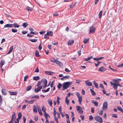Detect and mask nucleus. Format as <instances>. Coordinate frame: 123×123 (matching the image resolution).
I'll use <instances>...</instances> for the list:
<instances>
[{"mask_svg":"<svg viewBox=\"0 0 123 123\" xmlns=\"http://www.w3.org/2000/svg\"><path fill=\"white\" fill-rule=\"evenodd\" d=\"M47 83V80L45 79H43L41 81H38L37 84V86H41L42 87L43 86V87L44 88L46 87Z\"/></svg>","mask_w":123,"mask_h":123,"instance_id":"f257e3e1","label":"nucleus"},{"mask_svg":"<svg viewBox=\"0 0 123 123\" xmlns=\"http://www.w3.org/2000/svg\"><path fill=\"white\" fill-rule=\"evenodd\" d=\"M72 83L71 82H67L64 83L63 84V88L62 90H64L67 89Z\"/></svg>","mask_w":123,"mask_h":123,"instance_id":"f03ea898","label":"nucleus"},{"mask_svg":"<svg viewBox=\"0 0 123 123\" xmlns=\"http://www.w3.org/2000/svg\"><path fill=\"white\" fill-rule=\"evenodd\" d=\"M96 121L100 123H102L103 122V120L102 118L98 116H96L94 117Z\"/></svg>","mask_w":123,"mask_h":123,"instance_id":"7ed1b4c3","label":"nucleus"},{"mask_svg":"<svg viewBox=\"0 0 123 123\" xmlns=\"http://www.w3.org/2000/svg\"><path fill=\"white\" fill-rule=\"evenodd\" d=\"M77 109V111L80 114H82L83 113V111L82 110V109L79 106H76Z\"/></svg>","mask_w":123,"mask_h":123,"instance_id":"20e7f679","label":"nucleus"},{"mask_svg":"<svg viewBox=\"0 0 123 123\" xmlns=\"http://www.w3.org/2000/svg\"><path fill=\"white\" fill-rule=\"evenodd\" d=\"M108 108V104L106 102H105L103 103L102 109L104 110H106Z\"/></svg>","mask_w":123,"mask_h":123,"instance_id":"39448f33","label":"nucleus"},{"mask_svg":"<svg viewBox=\"0 0 123 123\" xmlns=\"http://www.w3.org/2000/svg\"><path fill=\"white\" fill-rule=\"evenodd\" d=\"M95 29L94 28L93 25L90 26L89 29L90 33H93L95 32Z\"/></svg>","mask_w":123,"mask_h":123,"instance_id":"423d86ee","label":"nucleus"},{"mask_svg":"<svg viewBox=\"0 0 123 123\" xmlns=\"http://www.w3.org/2000/svg\"><path fill=\"white\" fill-rule=\"evenodd\" d=\"M38 87L36 88L34 90V91L36 93L39 92L40 90L42 88L41 86H39Z\"/></svg>","mask_w":123,"mask_h":123,"instance_id":"0eeeda50","label":"nucleus"},{"mask_svg":"<svg viewBox=\"0 0 123 123\" xmlns=\"http://www.w3.org/2000/svg\"><path fill=\"white\" fill-rule=\"evenodd\" d=\"M5 63V62L4 60L2 59L0 62V68H2L3 66Z\"/></svg>","mask_w":123,"mask_h":123,"instance_id":"6e6552de","label":"nucleus"},{"mask_svg":"<svg viewBox=\"0 0 123 123\" xmlns=\"http://www.w3.org/2000/svg\"><path fill=\"white\" fill-rule=\"evenodd\" d=\"M15 113H14L12 114V118L10 121L13 123L15 119H16Z\"/></svg>","mask_w":123,"mask_h":123,"instance_id":"1a4fd4ad","label":"nucleus"},{"mask_svg":"<svg viewBox=\"0 0 123 123\" xmlns=\"http://www.w3.org/2000/svg\"><path fill=\"white\" fill-rule=\"evenodd\" d=\"M106 70V69L104 68L103 66H102L99 68L98 70V71L101 72H103L105 71Z\"/></svg>","mask_w":123,"mask_h":123,"instance_id":"9d476101","label":"nucleus"},{"mask_svg":"<svg viewBox=\"0 0 123 123\" xmlns=\"http://www.w3.org/2000/svg\"><path fill=\"white\" fill-rule=\"evenodd\" d=\"M57 64L59 65L60 67H62L63 66L62 64L60 61L57 60H56L55 62Z\"/></svg>","mask_w":123,"mask_h":123,"instance_id":"9b49d317","label":"nucleus"},{"mask_svg":"<svg viewBox=\"0 0 123 123\" xmlns=\"http://www.w3.org/2000/svg\"><path fill=\"white\" fill-rule=\"evenodd\" d=\"M85 83L87 86H91L92 85V83L90 82H89L88 80L85 81Z\"/></svg>","mask_w":123,"mask_h":123,"instance_id":"f8f14e48","label":"nucleus"},{"mask_svg":"<svg viewBox=\"0 0 123 123\" xmlns=\"http://www.w3.org/2000/svg\"><path fill=\"white\" fill-rule=\"evenodd\" d=\"M112 80L114 81V82L116 83L117 84L121 80V79H115Z\"/></svg>","mask_w":123,"mask_h":123,"instance_id":"ddd939ff","label":"nucleus"},{"mask_svg":"<svg viewBox=\"0 0 123 123\" xmlns=\"http://www.w3.org/2000/svg\"><path fill=\"white\" fill-rule=\"evenodd\" d=\"M12 24H7L5 25L4 26V28L12 27Z\"/></svg>","mask_w":123,"mask_h":123,"instance_id":"4468645a","label":"nucleus"},{"mask_svg":"<svg viewBox=\"0 0 123 123\" xmlns=\"http://www.w3.org/2000/svg\"><path fill=\"white\" fill-rule=\"evenodd\" d=\"M74 42V41L73 40H69L68 43V45H71L72 44H73Z\"/></svg>","mask_w":123,"mask_h":123,"instance_id":"2eb2a0df","label":"nucleus"},{"mask_svg":"<svg viewBox=\"0 0 123 123\" xmlns=\"http://www.w3.org/2000/svg\"><path fill=\"white\" fill-rule=\"evenodd\" d=\"M47 102L48 103L49 105L51 106H52V101L51 99H48L47 100Z\"/></svg>","mask_w":123,"mask_h":123,"instance_id":"dca6fc26","label":"nucleus"},{"mask_svg":"<svg viewBox=\"0 0 123 123\" xmlns=\"http://www.w3.org/2000/svg\"><path fill=\"white\" fill-rule=\"evenodd\" d=\"M44 115L45 117L46 120H48V117H50L49 115L46 112L44 113Z\"/></svg>","mask_w":123,"mask_h":123,"instance_id":"f3484780","label":"nucleus"},{"mask_svg":"<svg viewBox=\"0 0 123 123\" xmlns=\"http://www.w3.org/2000/svg\"><path fill=\"white\" fill-rule=\"evenodd\" d=\"M82 97L81 95L80 96V97H78V98L79 99V101L80 104V105L81 103L82 100Z\"/></svg>","mask_w":123,"mask_h":123,"instance_id":"a211bd4d","label":"nucleus"},{"mask_svg":"<svg viewBox=\"0 0 123 123\" xmlns=\"http://www.w3.org/2000/svg\"><path fill=\"white\" fill-rule=\"evenodd\" d=\"M117 85V84L114 83V85H113V87L114 90H116L117 89L118 87Z\"/></svg>","mask_w":123,"mask_h":123,"instance_id":"6ab92c4d","label":"nucleus"},{"mask_svg":"<svg viewBox=\"0 0 123 123\" xmlns=\"http://www.w3.org/2000/svg\"><path fill=\"white\" fill-rule=\"evenodd\" d=\"M69 100L68 99V97H66L65 98V103L68 105L69 104Z\"/></svg>","mask_w":123,"mask_h":123,"instance_id":"aec40b11","label":"nucleus"},{"mask_svg":"<svg viewBox=\"0 0 123 123\" xmlns=\"http://www.w3.org/2000/svg\"><path fill=\"white\" fill-rule=\"evenodd\" d=\"M9 92L11 95H15L17 94L16 92H11L9 91Z\"/></svg>","mask_w":123,"mask_h":123,"instance_id":"412c9836","label":"nucleus"},{"mask_svg":"<svg viewBox=\"0 0 123 123\" xmlns=\"http://www.w3.org/2000/svg\"><path fill=\"white\" fill-rule=\"evenodd\" d=\"M93 83L94 84L95 87L97 88H98V84L97 82H95V80H94L93 81Z\"/></svg>","mask_w":123,"mask_h":123,"instance_id":"4be33fe9","label":"nucleus"},{"mask_svg":"<svg viewBox=\"0 0 123 123\" xmlns=\"http://www.w3.org/2000/svg\"><path fill=\"white\" fill-rule=\"evenodd\" d=\"M47 34L48 35L51 36L53 34V32L50 31H48Z\"/></svg>","mask_w":123,"mask_h":123,"instance_id":"5701e85b","label":"nucleus"},{"mask_svg":"<svg viewBox=\"0 0 123 123\" xmlns=\"http://www.w3.org/2000/svg\"><path fill=\"white\" fill-rule=\"evenodd\" d=\"M45 73L49 75H52L53 74V73L52 72L48 71H46Z\"/></svg>","mask_w":123,"mask_h":123,"instance_id":"b1692460","label":"nucleus"},{"mask_svg":"<svg viewBox=\"0 0 123 123\" xmlns=\"http://www.w3.org/2000/svg\"><path fill=\"white\" fill-rule=\"evenodd\" d=\"M33 79L35 80H37L40 79V77L39 76H36L34 77Z\"/></svg>","mask_w":123,"mask_h":123,"instance_id":"393cba45","label":"nucleus"},{"mask_svg":"<svg viewBox=\"0 0 123 123\" xmlns=\"http://www.w3.org/2000/svg\"><path fill=\"white\" fill-rule=\"evenodd\" d=\"M2 92L3 95H5L6 94V90L4 89H2L1 90Z\"/></svg>","mask_w":123,"mask_h":123,"instance_id":"a878e982","label":"nucleus"},{"mask_svg":"<svg viewBox=\"0 0 123 123\" xmlns=\"http://www.w3.org/2000/svg\"><path fill=\"white\" fill-rule=\"evenodd\" d=\"M39 98V97L38 95H34L31 97V99H33L34 98H37V99H38Z\"/></svg>","mask_w":123,"mask_h":123,"instance_id":"bb28decb","label":"nucleus"},{"mask_svg":"<svg viewBox=\"0 0 123 123\" xmlns=\"http://www.w3.org/2000/svg\"><path fill=\"white\" fill-rule=\"evenodd\" d=\"M18 117L17 118H18L19 119H20L22 117V114L21 112H19L18 114Z\"/></svg>","mask_w":123,"mask_h":123,"instance_id":"cd10ccee","label":"nucleus"},{"mask_svg":"<svg viewBox=\"0 0 123 123\" xmlns=\"http://www.w3.org/2000/svg\"><path fill=\"white\" fill-rule=\"evenodd\" d=\"M28 24L26 23H24L22 25V26L24 28H26L28 25Z\"/></svg>","mask_w":123,"mask_h":123,"instance_id":"c85d7f7f","label":"nucleus"},{"mask_svg":"<svg viewBox=\"0 0 123 123\" xmlns=\"http://www.w3.org/2000/svg\"><path fill=\"white\" fill-rule=\"evenodd\" d=\"M117 108L118 110L121 111L122 112H123V110L121 107L119 106H117Z\"/></svg>","mask_w":123,"mask_h":123,"instance_id":"c756f323","label":"nucleus"},{"mask_svg":"<svg viewBox=\"0 0 123 123\" xmlns=\"http://www.w3.org/2000/svg\"><path fill=\"white\" fill-rule=\"evenodd\" d=\"M26 9L27 10H28V11H32V8L31 7H29L28 6H27L26 7Z\"/></svg>","mask_w":123,"mask_h":123,"instance_id":"7c9ffc66","label":"nucleus"},{"mask_svg":"<svg viewBox=\"0 0 123 123\" xmlns=\"http://www.w3.org/2000/svg\"><path fill=\"white\" fill-rule=\"evenodd\" d=\"M35 55L37 56L38 57L39 56V53L38 51L36 50L35 51Z\"/></svg>","mask_w":123,"mask_h":123,"instance_id":"2f4dec72","label":"nucleus"},{"mask_svg":"<svg viewBox=\"0 0 123 123\" xmlns=\"http://www.w3.org/2000/svg\"><path fill=\"white\" fill-rule=\"evenodd\" d=\"M36 101L35 99H33L29 101V103L30 104H33L35 101Z\"/></svg>","mask_w":123,"mask_h":123,"instance_id":"473e14b6","label":"nucleus"},{"mask_svg":"<svg viewBox=\"0 0 123 123\" xmlns=\"http://www.w3.org/2000/svg\"><path fill=\"white\" fill-rule=\"evenodd\" d=\"M89 40V39L88 38H85L83 41V42L84 43H87V42Z\"/></svg>","mask_w":123,"mask_h":123,"instance_id":"72a5a7b5","label":"nucleus"},{"mask_svg":"<svg viewBox=\"0 0 123 123\" xmlns=\"http://www.w3.org/2000/svg\"><path fill=\"white\" fill-rule=\"evenodd\" d=\"M29 40L32 42H35L37 41V39H30Z\"/></svg>","mask_w":123,"mask_h":123,"instance_id":"f704fd0d","label":"nucleus"},{"mask_svg":"<svg viewBox=\"0 0 123 123\" xmlns=\"http://www.w3.org/2000/svg\"><path fill=\"white\" fill-rule=\"evenodd\" d=\"M42 110L44 112V113H45V112H45L46 111V109L44 106H43L42 107Z\"/></svg>","mask_w":123,"mask_h":123,"instance_id":"c9c22d12","label":"nucleus"},{"mask_svg":"<svg viewBox=\"0 0 123 123\" xmlns=\"http://www.w3.org/2000/svg\"><path fill=\"white\" fill-rule=\"evenodd\" d=\"M31 88V86H27L26 88V90L27 91H29L30 90Z\"/></svg>","mask_w":123,"mask_h":123,"instance_id":"e433bc0d","label":"nucleus"},{"mask_svg":"<svg viewBox=\"0 0 123 123\" xmlns=\"http://www.w3.org/2000/svg\"><path fill=\"white\" fill-rule=\"evenodd\" d=\"M102 11H101L99 12L98 15V17L99 18H101V17L102 16Z\"/></svg>","mask_w":123,"mask_h":123,"instance_id":"4c0bfd02","label":"nucleus"},{"mask_svg":"<svg viewBox=\"0 0 123 123\" xmlns=\"http://www.w3.org/2000/svg\"><path fill=\"white\" fill-rule=\"evenodd\" d=\"M12 24V25H13L16 28H18L19 27V25L16 23H14Z\"/></svg>","mask_w":123,"mask_h":123,"instance_id":"58836bf2","label":"nucleus"},{"mask_svg":"<svg viewBox=\"0 0 123 123\" xmlns=\"http://www.w3.org/2000/svg\"><path fill=\"white\" fill-rule=\"evenodd\" d=\"M60 99V98L58 97H57V104L58 105L60 103V101L59 100Z\"/></svg>","mask_w":123,"mask_h":123,"instance_id":"ea45409f","label":"nucleus"},{"mask_svg":"<svg viewBox=\"0 0 123 123\" xmlns=\"http://www.w3.org/2000/svg\"><path fill=\"white\" fill-rule=\"evenodd\" d=\"M33 111L34 112L37 113V110L35 106H34L33 108Z\"/></svg>","mask_w":123,"mask_h":123,"instance_id":"a19ab883","label":"nucleus"},{"mask_svg":"<svg viewBox=\"0 0 123 123\" xmlns=\"http://www.w3.org/2000/svg\"><path fill=\"white\" fill-rule=\"evenodd\" d=\"M62 86V84L61 83H59L57 86V88L59 89L61 88Z\"/></svg>","mask_w":123,"mask_h":123,"instance_id":"79ce46f5","label":"nucleus"},{"mask_svg":"<svg viewBox=\"0 0 123 123\" xmlns=\"http://www.w3.org/2000/svg\"><path fill=\"white\" fill-rule=\"evenodd\" d=\"M49 89H50V88H47V90H43L42 91L44 93H45V92H48L49 91Z\"/></svg>","mask_w":123,"mask_h":123,"instance_id":"37998d69","label":"nucleus"},{"mask_svg":"<svg viewBox=\"0 0 123 123\" xmlns=\"http://www.w3.org/2000/svg\"><path fill=\"white\" fill-rule=\"evenodd\" d=\"M103 111L102 110H100L98 111V112L99 115H103Z\"/></svg>","mask_w":123,"mask_h":123,"instance_id":"c03bdc74","label":"nucleus"},{"mask_svg":"<svg viewBox=\"0 0 123 123\" xmlns=\"http://www.w3.org/2000/svg\"><path fill=\"white\" fill-rule=\"evenodd\" d=\"M54 113H53V114L54 115V117H55V115H56V114L57 113L56 112L55 110L54 109Z\"/></svg>","mask_w":123,"mask_h":123,"instance_id":"a18cd8bd","label":"nucleus"},{"mask_svg":"<svg viewBox=\"0 0 123 123\" xmlns=\"http://www.w3.org/2000/svg\"><path fill=\"white\" fill-rule=\"evenodd\" d=\"M80 117L81 119V120L83 121L84 119V116L83 115H80Z\"/></svg>","mask_w":123,"mask_h":123,"instance_id":"49530a36","label":"nucleus"},{"mask_svg":"<svg viewBox=\"0 0 123 123\" xmlns=\"http://www.w3.org/2000/svg\"><path fill=\"white\" fill-rule=\"evenodd\" d=\"M93 119V118L92 116L91 115L89 117V120L90 121L92 120Z\"/></svg>","mask_w":123,"mask_h":123,"instance_id":"de8ad7c7","label":"nucleus"},{"mask_svg":"<svg viewBox=\"0 0 123 123\" xmlns=\"http://www.w3.org/2000/svg\"><path fill=\"white\" fill-rule=\"evenodd\" d=\"M48 35L47 34H45L44 35V38L45 39H49V37L48 36Z\"/></svg>","mask_w":123,"mask_h":123,"instance_id":"09e8293b","label":"nucleus"},{"mask_svg":"<svg viewBox=\"0 0 123 123\" xmlns=\"http://www.w3.org/2000/svg\"><path fill=\"white\" fill-rule=\"evenodd\" d=\"M12 31L13 33L16 32H17V30L16 29H12Z\"/></svg>","mask_w":123,"mask_h":123,"instance_id":"8fccbe9b","label":"nucleus"},{"mask_svg":"<svg viewBox=\"0 0 123 123\" xmlns=\"http://www.w3.org/2000/svg\"><path fill=\"white\" fill-rule=\"evenodd\" d=\"M112 117H114L115 118H117V116L115 114H112Z\"/></svg>","mask_w":123,"mask_h":123,"instance_id":"3c124183","label":"nucleus"},{"mask_svg":"<svg viewBox=\"0 0 123 123\" xmlns=\"http://www.w3.org/2000/svg\"><path fill=\"white\" fill-rule=\"evenodd\" d=\"M42 47L41 45V43H40V44L38 47L39 49V50H41L42 49Z\"/></svg>","mask_w":123,"mask_h":123,"instance_id":"603ef678","label":"nucleus"},{"mask_svg":"<svg viewBox=\"0 0 123 123\" xmlns=\"http://www.w3.org/2000/svg\"><path fill=\"white\" fill-rule=\"evenodd\" d=\"M28 78V75H26L25 76L24 78V81H25Z\"/></svg>","mask_w":123,"mask_h":123,"instance_id":"864d4df0","label":"nucleus"},{"mask_svg":"<svg viewBox=\"0 0 123 123\" xmlns=\"http://www.w3.org/2000/svg\"><path fill=\"white\" fill-rule=\"evenodd\" d=\"M65 70L67 72H69L71 71L69 70L68 68H66L65 69Z\"/></svg>","mask_w":123,"mask_h":123,"instance_id":"5fc2aeb1","label":"nucleus"},{"mask_svg":"<svg viewBox=\"0 0 123 123\" xmlns=\"http://www.w3.org/2000/svg\"><path fill=\"white\" fill-rule=\"evenodd\" d=\"M90 60V59L89 57H88L87 58H85L84 59V60L86 61H87L88 60Z\"/></svg>","mask_w":123,"mask_h":123,"instance_id":"6e6d98bb","label":"nucleus"},{"mask_svg":"<svg viewBox=\"0 0 123 123\" xmlns=\"http://www.w3.org/2000/svg\"><path fill=\"white\" fill-rule=\"evenodd\" d=\"M38 112L40 115L41 116H42L43 115V114L41 110L38 111Z\"/></svg>","mask_w":123,"mask_h":123,"instance_id":"4d7b16f0","label":"nucleus"},{"mask_svg":"<svg viewBox=\"0 0 123 123\" xmlns=\"http://www.w3.org/2000/svg\"><path fill=\"white\" fill-rule=\"evenodd\" d=\"M59 110L60 113L62 112V109L61 107H60L59 108Z\"/></svg>","mask_w":123,"mask_h":123,"instance_id":"13d9d810","label":"nucleus"},{"mask_svg":"<svg viewBox=\"0 0 123 123\" xmlns=\"http://www.w3.org/2000/svg\"><path fill=\"white\" fill-rule=\"evenodd\" d=\"M39 72V70L38 67L37 68L36 70L34 71V72L38 73Z\"/></svg>","mask_w":123,"mask_h":123,"instance_id":"bf43d9fd","label":"nucleus"},{"mask_svg":"<svg viewBox=\"0 0 123 123\" xmlns=\"http://www.w3.org/2000/svg\"><path fill=\"white\" fill-rule=\"evenodd\" d=\"M58 15V14L57 12H55L53 14V16H56Z\"/></svg>","mask_w":123,"mask_h":123,"instance_id":"052dcab7","label":"nucleus"},{"mask_svg":"<svg viewBox=\"0 0 123 123\" xmlns=\"http://www.w3.org/2000/svg\"><path fill=\"white\" fill-rule=\"evenodd\" d=\"M55 119L56 122V123H58V118L57 117H55Z\"/></svg>","mask_w":123,"mask_h":123,"instance_id":"680f3d73","label":"nucleus"},{"mask_svg":"<svg viewBox=\"0 0 123 123\" xmlns=\"http://www.w3.org/2000/svg\"><path fill=\"white\" fill-rule=\"evenodd\" d=\"M37 107L38 109V111H40V110H41V108L39 106H37Z\"/></svg>","mask_w":123,"mask_h":123,"instance_id":"e2e57ef3","label":"nucleus"},{"mask_svg":"<svg viewBox=\"0 0 123 123\" xmlns=\"http://www.w3.org/2000/svg\"><path fill=\"white\" fill-rule=\"evenodd\" d=\"M64 79L66 78L68 79L70 77V76H66L63 77Z\"/></svg>","mask_w":123,"mask_h":123,"instance_id":"0e129e2a","label":"nucleus"},{"mask_svg":"<svg viewBox=\"0 0 123 123\" xmlns=\"http://www.w3.org/2000/svg\"><path fill=\"white\" fill-rule=\"evenodd\" d=\"M34 119L36 121L38 120V117H37L35 116Z\"/></svg>","mask_w":123,"mask_h":123,"instance_id":"69168bd1","label":"nucleus"},{"mask_svg":"<svg viewBox=\"0 0 123 123\" xmlns=\"http://www.w3.org/2000/svg\"><path fill=\"white\" fill-rule=\"evenodd\" d=\"M94 104L96 106H97L98 105V103L96 102H94Z\"/></svg>","mask_w":123,"mask_h":123,"instance_id":"338daca9","label":"nucleus"},{"mask_svg":"<svg viewBox=\"0 0 123 123\" xmlns=\"http://www.w3.org/2000/svg\"><path fill=\"white\" fill-rule=\"evenodd\" d=\"M18 119H18V118H17L14 123H19V121Z\"/></svg>","mask_w":123,"mask_h":123,"instance_id":"774afa93","label":"nucleus"}]
</instances>
